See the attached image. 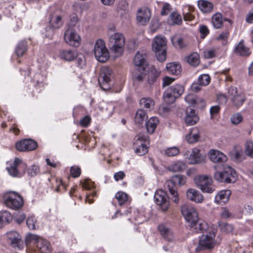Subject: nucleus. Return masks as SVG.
<instances>
[{"label": "nucleus", "instance_id": "62", "mask_svg": "<svg viewBox=\"0 0 253 253\" xmlns=\"http://www.w3.org/2000/svg\"><path fill=\"white\" fill-rule=\"evenodd\" d=\"M75 58H76L77 63L80 67H83L85 65V59L84 55L81 54H77Z\"/></svg>", "mask_w": 253, "mask_h": 253}, {"label": "nucleus", "instance_id": "56", "mask_svg": "<svg viewBox=\"0 0 253 253\" xmlns=\"http://www.w3.org/2000/svg\"><path fill=\"white\" fill-rule=\"evenodd\" d=\"M171 10V6L168 3H165L162 7V11L161 14L163 16L167 15Z\"/></svg>", "mask_w": 253, "mask_h": 253}, {"label": "nucleus", "instance_id": "54", "mask_svg": "<svg viewBox=\"0 0 253 253\" xmlns=\"http://www.w3.org/2000/svg\"><path fill=\"white\" fill-rule=\"evenodd\" d=\"M140 73H138L137 72H135L133 74V80L134 82H142L144 77L145 76V74L143 72H141L142 71H140L138 70Z\"/></svg>", "mask_w": 253, "mask_h": 253}, {"label": "nucleus", "instance_id": "38", "mask_svg": "<svg viewBox=\"0 0 253 253\" xmlns=\"http://www.w3.org/2000/svg\"><path fill=\"white\" fill-rule=\"evenodd\" d=\"M49 22L51 26L54 28H59L63 25L62 17L57 15H52Z\"/></svg>", "mask_w": 253, "mask_h": 253}, {"label": "nucleus", "instance_id": "20", "mask_svg": "<svg viewBox=\"0 0 253 253\" xmlns=\"http://www.w3.org/2000/svg\"><path fill=\"white\" fill-rule=\"evenodd\" d=\"M151 12L147 7H141L137 12L136 21L140 25H145L149 21Z\"/></svg>", "mask_w": 253, "mask_h": 253}, {"label": "nucleus", "instance_id": "25", "mask_svg": "<svg viewBox=\"0 0 253 253\" xmlns=\"http://www.w3.org/2000/svg\"><path fill=\"white\" fill-rule=\"evenodd\" d=\"M231 193V191L229 190L220 191L215 195L214 202L221 205L225 204L228 202Z\"/></svg>", "mask_w": 253, "mask_h": 253}, {"label": "nucleus", "instance_id": "59", "mask_svg": "<svg viewBox=\"0 0 253 253\" xmlns=\"http://www.w3.org/2000/svg\"><path fill=\"white\" fill-rule=\"evenodd\" d=\"M80 183L82 184V187L86 190H89L94 187L93 182L86 179L83 182L81 181Z\"/></svg>", "mask_w": 253, "mask_h": 253}, {"label": "nucleus", "instance_id": "17", "mask_svg": "<svg viewBox=\"0 0 253 253\" xmlns=\"http://www.w3.org/2000/svg\"><path fill=\"white\" fill-rule=\"evenodd\" d=\"M8 243L14 248L22 249L23 242L20 234L15 231L8 232L6 234Z\"/></svg>", "mask_w": 253, "mask_h": 253}, {"label": "nucleus", "instance_id": "32", "mask_svg": "<svg viewBox=\"0 0 253 253\" xmlns=\"http://www.w3.org/2000/svg\"><path fill=\"white\" fill-rule=\"evenodd\" d=\"M166 68L168 72L171 74L178 75L181 71V67L179 63L172 62L167 64Z\"/></svg>", "mask_w": 253, "mask_h": 253}, {"label": "nucleus", "instance_id": "18", "mask_svg": "<svg viewBox=\"0 0 253 253\" xmlns=\"http://www.w3.org/2000/svg\"><path fill=\"white\" fill-rule=\"evenodd\" d=\"M146 54L143 51H138L135 54L133 59L134 65L138 67V70L145 72L147 67L148 63L146 61Z\"/></svg>", "mask_w": 253, "mask_h": 253}, {"label": "nucleus", "instance_id": "45", "mask_svg": "<svg viewBox=\"0 0 253 253\" xmlns=\"http://www.w3.org/2000/svg\"><path fill=\"white\" fill-rule=\"evenodd\" d=\"M233 104L237 107L241 106L245 101V98L242 94H237L236 96L231 100Z\"/></svg>", "mask_w": 253, "mask_h": 253}, {"label": "nucleus", "instance_id": "30", "mask_svg": "<svg viewBox=\"0 0 253 253\" xmlns=\"http://www.w3.org/2000/svg\"><path fill=\"white\" fill-rule=\"evenodd\" d=\"M198 6L200 10L205 13L211 12L213 9L212 3L206 0H199Z\"/></svg>", "mask_w": 253, "mask_h": 253}, {"label": "nucleus", "instance_id": "8", "mask_svg": "<svg viewBox=\"0 0 253 253\" xmlns=\"http://www.w3.org/2000/svg\"><path fill=\"white\" fill-rule=\"evenodd\" d=\"M112 70L108 67H103L100 71L98 82L101 88L104 90L111 88L113 84Z\"/></svg>", "mask_w": 253, "mask_h": 253}, {"label": "nucleus", "instance_id": "51", "mask_svg": "<svg viewBox=\"0 0 253 253\" xmlns=\"http://www.w3.org/2000/svg\"><path fill=\"white\" fill-rule=\"evenodd\" d=\"M216 54L215 48H207L204 50V55L205 58L209 59L214 57Z\"/></svg>", "mask_w": 253, "mask_h": 253}, {"label": "nucleus", "instance_id": "36", "mask_svg": "<svg viewBox=\"0 0 253 253\" xmlns=\"http://www.w3.org/2000/svg\"><path fill=\"white\" fill-rule=\"evenodd\" d=\"M186 168L185 164L181 161L173 163L169 167V169L173 172H180Z\"/></svg>", "mask_w": 253, "mask_h": 253}, {"label": "nucleus", "instance_id": "29", "mask_svg": "<svg viewBox=\"0 0 253 253\" xmlns=\"http://www.w3.org/2000/svg\"><path fill=\"white\" fill-rule=\"evenodd\" d=\"M200 137L199 129L197 127H193L189 134L185 136V139L188 143L192 144L198 142Z\"/></svg>", "mask_w": 253, "mask_h": 253}, {"label": "nucleus", "instance_id": "46", "mask_svg": "<svg viewBox=\"0 0 253 253\" xmlns=\"http://www.w3.org/2000/svg\"><path fill=\"white\" fill-rule=\"evenodd\" d=\"M211 82V78L207 74L200 75L198 78V82L203 86L208 85Z\"/></svg>", "mask_w": 253, "mask_h": 253}, {"label": "nucleus", "instance_id": "22", "mask_svg": "<svg viewBox=\"0 0 253 253\" xmlns=\"http://www.w3.org/2000/svg\"><path fill=\"white\" fill-rule=\"evenodd\" d=\"M186 196L190 201L198 204L202 203L204 201L203 195L195 189H188L186 192Z\"/></svg>", "mask_w": 253, "mask_h": 253}, {"label": "nucleus", "instance_id": "16", "mask_svg": "<svg viewBox=\"0 0 253 253\" xmlns=\"http://www.w3.org/2000/svg\"><path fill=\"white\" fill-rule=\"evenodd\" d=\"M154 198L156 203L160 206L163 211H166L168 210L169 202V197L164 191L162 190L156 191Z\"/></svg>", "mask_w": 253, "mask_h": 253}, {"label": "nucleus", "instance_id": "40", "mask_svg": "<svg viewBox=\"0 0 253 253\" xmlns=\"http://www.w3.org/2000/svg\"><path fill=\"white\" fill-rule=\"evenodd\" d=\"M187 61L193 66H198L200 63L199 55L196 52L192 53L187 57Z\"/></svg>", "mask_w": 253, "mask_h": 253}, {"label": "nucleus", "instance_id": "21", "mask_svg": "<svg viewBox=\"0 0 253 253\" xmlns=\"http://www.w3.org/2000/svg\"><path fill=\"white\" fill-rule=\"evenodd\" d=\"M158 230L163 238L168 242H173L175 237L173 232L167 225L160 224L158 226Z\"/></svg>", "mask_w": 253, "mask_h": 253}, {"label": "nucleus", "instance_id": "2", "mask_svg": "<svg viewBox=\"0 0 253 253\" xmlns=\"http://www.w3.org/2000/svg\"><path fill=\"white\" fill-rule=\"evenodd\" d=\"M215 232L214 229L211 228L204 232L200 238L198 246L196 248V252H200L206 249L213 248L215 244Z\"/></svg>", "mask_w": 253, "mask_h": 253}, {"label": "nucleus", "instance_id": "4", "mask_svg": "<svg viewBox=\"0 0 253 253\" xmlns=\"http://www.w3.org/2000/svg\"><path fill=\"white\" fill-rule=\"evenodd\" d=\"M109 46L112 52L116 57L120 56L123 53L125 42L124 36L120 33H114L109 37Z\"/></svg>", "mask_w": 253, "mask_h": 253}, {"label": "nucleus", "instance_id": "24", "mask_svg": "<svg viewBox=\"0 0 253 253\" xmlns=\"http://www.w3.org/2000/svg\"><path fill=\"white\" fill-rule=\"evenodd\" d=\"M165 185L171 195V200L175 204L178 203V194L177 191L175 190V183L174 181H173L172 177L170 179L166 181Z\"/></svg>", "mask_w": 253, "mask_h": 253}, {"label": "nucleus", "instance_id": "12", "mask_svg": "<svg viewBox=\"0 0 253 253\" xmlns=\"http://www.w3.org/2000/svg\"><path fill=\"white\" fill-rule=\"evenodd\" d=\"M136 141L134 143L135 146V152L139 156H142L148 152L146 142L148 141L149 136L147 134L140 133L135 137Z\"/></svg>", "mask_w": 253, "mask_h": 253}, {"label": "nucleus", "instance_id": "49", "mask_svg": "<svg viewBox=\"0 0 253 253\" xmlns=\"http://www.w3.org/2000/svg\"><path fill=\"white\" fill-rule=\"evenodd\" d=\"M230 120L232 124L236 125L242 121L243 117L241 114L237 113L231 117Z\"/></svg>", "mask_w": 253, "mask_h": 253}, {"label": "nucleus", "instance_id": "43", "mask_svg": "<svg viewBox=\"0 0 253 253\" xmlns=\"http://www.w3.org/2000/svg\"><path fill=\"white\" fill-rule=\"evenodd\" d=\"M115 197L120 206L123 205L128 201V195L123 192L119 191L117 193Z\"/></svg>", "mask_w": 253, "mask_h": 253}, {"label": "nucleus", "instance_id": "3", "mask_svg": "<svg viewBox=\"0 0 253 253\" xmlns=\"http://www.w3.org/2000/svg\"><path fill=\"white\" fill-rule=\"evenodd\" d=\"M167 39L164 36H157L152 43V49L155 52L157 59L160 62L166 59Z\"/></svg>", "mask_w": 253, "mask_h": 253}, {"label": "nucleus", "instance_id": "47", "mask_svg": "<svg viewBox=\"0 0 253 253\" xmlns=\"http://www.w3.org/2000/svg\"><path fill=\"white\" fill-rule=\"evenodd\" d=\"M171 177L173 179V181H174L175 184H177L179 185H183L186 182V178L184 175H175Z\"/></svg>", "mask_w": 253, "mask_h": 253}, {"label": "nucleus", "instance_id": "31", "mask_svg": "<svg viewBox=\"0 0 253 253\" xmlns=\"http://www.w3.org/2000/svg\"><path fill=\"white\" fill-rule=\"evenodd\" d=\"M77 55V53L74 50H62L60 51V57L67 61L73 60Z\"/></svg>", "mask_w": 253, "mask_h": 253}, {"label": "nucleus", "instance_id": "5", "mask_svg": "<svg viewBox=\"0 0 253 253\" xmlns=\"http://www.w3.org/2000/svg\"><path fill=\"white\" fill-rule=\"evenodd\" d=\"M194 181L197 187L203 192L212 193L215 191L212 178L207 175H199L195 177Z\"/></svg>", "mask_w": 253, "mask_h": 253}, {"label": "nucleus", "instance_id": "57", "mask_svg": "<svg viewBox=\"0 0 253 253\" xmlns=\"http://www.w3.org/2000/svg\"><path fill=\"white\" fill-rule=\"evenodd\" d=\"M231 213L229 210L226 207L222 208L221 209L220 215L222 219H227L231 216Z\"/></svg>", "mask_w": 253, "mask_h": 253}, {"label": "nucleus", "instance_id": "1", "mask_svg": "<svg viewBox=\"0 0 253 253\" xmlns=\"http://www.w3.org/2000/svg\"><path fill=\"white\" fill-rule=\"evenodd\" d=\"M28 246H33L39 253H50L51 246L49 242L37 235L28 234L26 237Z\"/></svg>", "mask_w": 253, "mask_h": 253}, {"label": "nucleus", "instance_id": "50", "mask_svg": "<svg viewBox=\"0 0 253 253\" xmlns=\"http://www.w3.org/2000/svg\"><path fill=\"white\" fill-rule=\"evenodd\" d=\"M246 154L250 157L253 158V143L251 141H248L246 143Z\"/></svg>", "mask_w": 253, "mask_h": 253}, {"label": "nucleus", "instance_id": "48", "mask_svg": "<svg viewBox=\"0 0 253 253\" xmlns=\"http://www.w3.org/2000/svg\"><path fill=\"white\" fill-rule=\"evenodd\" d=\"M179 152V149L176 147H172L166 149L165 153L169 157H173L177 155Z\"/></svg>", "mask_w": 253, "mask_h": 253}, {"label": "nucleus", "instance_id": "28", "mask_svg": "<svg viewBox=\"0 0 253 253\" xmlns=\"http://www.w3.org/2000/svg\"><path fill=\"white\" fill-rule=\"evenodd\" d=\"M234 52L237 55L242 56H249L251 53L250 49L244 44L243 40L238 43Z\"/></svg>", "mask_w": 253, "mask_h": 253}, {"label": "nucleus", "instance_id": "37", "mask_svg": "<svg viewBox=\"0 0 253 253\" xmlns=\"http://www.w3.org/2000/svg\"><path fill=\"white\" fill-rule=\"evenodd\" d=\"M212 23L213 27L216 29H219L221 27L223 21L221 13L217 12L213 15L212 17Z\"/></svg>", "mask_w": 253, "mask_h": 253}, {"label": "nucleus", "instance_id": "10", "mask_svg": "<svg viewBox=\"0 0 253 253\" xmlns=\"http://www.w3.org/2000/svg\"><path fill=\"white\" fill-rule=\"evenodd\" d=\"M184 92V87L179 84H174L167 89L163 94V98L167 104L173 103L176 98L181 95Z\"/></svg>", "mask_w": 253, "mask_h": 253}, {"label": "nucleus", "instance_id": "41", "mask_svg": "<svg viewBox=\"0 0 253 253\" xmlns=\"http://www.w3.org/2000/svg\"><path fill=\"white\" fill-rule=\"evenodd\" d=\"M27 44L26 41H21L19 43L15 49V53L18 56H22L27 50Z\"/></svg>", "mask_w": 253, "mask_h": 253}, {"label": "nucleus", "instance_id": "58", "mask_svg": "<svg viewBox=\"0 0 253 253\" xmlns=\"http://www.w3.org/2000/svg\"><path fill=\"white\" fill-rule=\"evenodd\" d=\"M70 20L68 24L69 27L68 28H72L76 26L78 22V18L77 15L75 13L72 14L70 16Z\"/></svg>", "mask_w": 253, "mask_h": 253}, {"label": "nucleus", "instance_id": "19", "mask_svg": "<svg viewBox=\"0 0 253 253\" xmlns=\"http://www.w3.org/2000/svg\"><path fill=\"white\" fill-rule=\"evenodd\" d=\"M37 147V143L32 139H24L17 142L15 148L17 150L21 152L32 151Z\"/></svg>", "mask_w": 253, "mask_h": 253}, {"label": "nucleus", "instance_id": "26", "mask_svg": "<svg viewBox=\"0 0 253 253\" xmlns=\"http://www.w3.org/2000/svg\"><path fill=\"white\" fill-rule=\"evenodd\" d=\"M209 156L210 160L214 163H223L227 160V157L224 154L216 150H210Z\"/></svg>", "mask_w": 253, "mask_h": 253}, {"label": "nucleus", "instance_id": "15", "mask_svg": "<svg viewBox=\"0 0 253 253\" xmlns=\"http://www.w3.org/2000/svg\"><path fill=\"white\" fill-rule=\"evenodd\" d=\"M64 40L68 45L78 47L81 43V38L72 28H68L64 34Z\"/></svg>", "mask_w": 253, "mask_h": 253}, {"label": "nucleus", "instance_id": "35", "mask_svg": "<svg viewBox=\"0 0 253 253\" xmlns=\"http://www.w3.org/2000/svg\"><path fill=\"white\" fill-rule=\"evenodd\" d=\"M12 219L10 213L6 211H0V226L1 227L8 223Z\"/></svg>", "mask_w": 253, "mask_h": 253}, {"label": "nucleus", "instance_id": "7", "mask_svg": "<svg viewBox=\"0 0 253 253\" xmlns=\"http://www.w3.org/2000/svg\"><path fill=\"white\" fill-rule=\"evenodd\" d=\"M3 201L6 207L13 210L19 209L23 204L22 197L13 191L5 193L3 196Z\"/></svg>", "mask_w": 253, "mask_h": 253}, {"label": "nucleus", "instance_id": "42", "mask_svg": "<svg viewBox=\"0 0 253 253\" xmlns=\"http://www.w3.org/2000/svg\"><path fill=\"white\" fill-rule=\"evenodd\" d=\"M140 104L147 109H152L154 106L155 102L150 98H143L140 100Z\"/></svg>", "mask_w": 253, "mask_h": 253}, {"label": "nucleus", "instance_id": "39", "mask_svg": "<svg viewBox=\"0 0 253 253\" xmlns=\"http://www.w3.org/2000/svg\"><path fill=\"white\" fill-rule=\"evenodd\" d=\"M168 20L171 25H180L182 21L181 15L176 12L171 13Z\"/></svg>", "mask_w": 253, "mask_h": 253}, {"label": "nucleus", "instance_id": "27", "mask_svg": "<svg viewBox=\"0 0 253 253\" xmlns=\"http://www.w3.org/2000/svg\"><path fill=\"white\" fill-rule=\"evenodd\" d=\"M199 118L196 115L195 110L191 108H188L186 112L185 122L188 126H192L197 123Z\"/></svg>", "mask_w": 253, "mask_h": 253}, {"label": "nucleus", "instance_id": "61", "mask_svg": "<svg viewBox=\"0 0 253 253\" xmlns=\"http://www.w3.org/2000/svg\"><path fill=\"white\" fill-rule=\"evenodd\" d=\"M148 74L156 77H159L161 74V71L159 69H157L155 66H152L149 68Z\"/></svg>", "mask_w": 253, "mask_h": 253}, {"label": "nucleus", "instance_id": "9", "mask_svg": "<svg viewBox=\"0 0 253 253\" xmlns=\"http://www.w3.org/2000/svg\"><path fill=\"white\" fill-rule=\"evenodd\" d=\"M26 169V164L21 159L15 158L7 170L11 176L20 177L25 174Z\"/></svg>", "mask_w": 253, "mask_h": 253}, {"label": "nucleus", "instance_id": "63", "mask_svg": "<svg viewBox=\"0 0 253 253\" xmlns=\"http://www.w3.org/2000/svg\"><path fill=\"white\" fill-rule=\"evenodd\" d=\"M229 35V34L228 32H223L219 35L217 39L218 40L221 41L222 42V43L224 44L226 43Z\"/></svg>", "mask_w": 253, "mask_h": 253}, {"label": "nucleus", "instance_id": "11", "mask_svg": "<svg viewBox=\"0 0 253 253\" xmlns=\"http://www.w3.org/2000/svg\"><path fill=\"white\" fill-rule=\"evenodd\" d=\"M94 53L96 59L100 62H105L110 57L108 49L105 45L104 42L98 40L95 44Z\"/></svg>", "mask_w": 253, "mask_h": 253}, {"label": "nucleus", "instance_id": "13", "mask_svg": "<svg viewBox=\"0 0 253 253\" xmlns=\"http://www.w3.org/2000/svg\"><path fill=\"white\" fill-rule=\"evenodd\" d=\"M181 211L186 221L189 223H192V227L195 228L193 223L198 218V212L195 208L191 205H184L181 207Z\"/></svg>", "mask_w": 253, "mask_h": 253}, {"label": "nucleus", "instance_id": "52", "mask_svg": "<svg viewBox=\"0 0 253 253\" xmlns=\"http://www.w3.org/2000/svg\"><path fill=\"white\" fill-rule=\"evenodd\" d=\"M28 174L30 176H35L40 172V168L38 166L33 165L28 169Z\"/></svg>", "mask_w": 253, "mask_h": 253}, {"label": "nucleus", "instance_id": "34", "mask_svg": "<svg viewBox=\"0 0 253 253\" xmlns=\"http://www.w3.org/2000/svg\"><path fill=\"white\" fill-rule=\"evenodd\" d=\"M148 118V115L143 109H139L136 113L134 122L136 124L140 125Z\"/></svg>", "mask_w": 253, "mask_h": 253}, {"label": "nucleus", "instance_id": "64", "mask_svg": "<svg viewBox=\"0 0 253 253\" xmlns=\"http://www.w3.org/2000/svg\"><path fill=\"white\" fill-rule=\"evenodd\" d=\"M228 93L229 97L231 100H232L234 96H236L237 94H239L237 92V88L233 86H231L228 89Z\"/></svg>", "mask_w": 253, "mask_h": 253}, {"label": "nucleus", "instance_id": "53", "mask_svg": "<svg viewBox=\"0 0 253 253\" xmlns=\"http://www.w3.org/2000/svg\"><path fill=\"white\" fill-rule=\"evenodd\" d=\"M70 173L73 177L77 178L81 175V169L79 167L74 166L71 168Z\"/></svg>", "mask_w": 253, "mask_h": 253}, {"label": "nucleus", "instance_id": "6", "mask_svg": "<svg viewBox=\"0 0 253 253\" xmlns=\"http://www.w3.org/2000/svg\"><path fill=\"white\" fill-rule=\"evenodd\" d=\"M215 180L221 182L234 183L237 179L235 170L228 166H225L223 171H216L214 174Z\"/></svg>", "mask_w": 253, "mask_h": 253}, {"label": "nucleus", "instance_id": "44", "mask_svg": "<svg viewBox=\"0 0 253 253\" xmlns=\"http://www.w3.org/2000/svg\"><path fill=\"white\" fill-rule=\"evenodd\" d=\"M171 42L173 45L176 48H183L186 45L183 39L181 38H172L171 39Z\"/></svg>", "mask_w": 253, "mask_h": 253}, {"label": "nucleus", "instance_id": "60", "mask_svg": "<svg viewBox=\"0 0 253 253\" xmlns=\"http://www.w3.org/2000/svg\"><path fill=\"white\" fill-rule=\"evenodd\" d=\"M35 222L36 219L34 216L29 217L27 219V225L30 229L34 230L36 229Z\"/></svg>", "mask_w": 253, "mask_h": 253}, {"label": "nucleus", "instance_id": "55", "mask_svg": "<svg viewBox=\"0 0 253 253\" xmlns=\"http://www.w3.org/2000/svg\"><path fill=\"white\" fill-rule=\"evenodd\" d=\"M219 226L222 231L226 233L231 232L233 229L232 225L227 223H220Z\"/></svg>", "mask_w": 253, "mask_h": 253}, {"label": "nucleus", "instance_id": "23", "mask_svg": "<svg viewBox=\"0 0 253 253\" xmlns=\"http://www.w3.org/2000/svg\"><path fill=\"white\" fill-rule=\"evenodd\" d=\"M193 223L196 228L192 227V223H189V227L191 231L194 233H204L208 231V229H210L206 221L202 219H200L199 218H198V220Z\"/></svg>", "mask_w": 253, "mask_h": 253}, {"label": "nucleus", "instance_id": "14", "mask_svg": "<svg viewBox=\"0 0 253 253\" xmlns=\"http://www.w3.org/2000/svg\"><path fill=\"white\" fill-rule=\"evenodd\" d=\"M184 156L190 164L204 163L206 160V156L202 154L200 150L197 148L193 149L191 152L187 151Z\"/></svg>", "mask_w": 253, "mask_h": 253}, {"label": "nucleus", "instance_id": "33", "mask_svg": "<svg viewBox=\"0 0 253 253\" xmlns=\"http://www.w3.org/2000/svg\"><path fill=\"white\" fill-rule=\"evenodd\" d=\"M158 123L159 120L157 117H153L150 118L148 121L146 122V127L148 132L153 133Z\"/></svg>", "mask_w": 253, "mask_h": 253}]
</instances>
